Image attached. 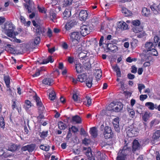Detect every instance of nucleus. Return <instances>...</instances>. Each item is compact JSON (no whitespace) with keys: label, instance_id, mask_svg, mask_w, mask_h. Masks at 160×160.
Listing matches in <instances>:
<instances>
[{"label":"nucleus","instance_id":"f257e3e1","mask_svg":"<svg viewBox=\"0 0 160 160\" xmlns=\"http://www.w3.org/2000/svg\"><path fill=\"white\" fill-rule=\"evenodd\" d=\"M4 29L7 35L9 37H14L18 34V33L16 34L14 32L15 28L11 22L5 23Z\"/></svg>","mask_w":160,"mask_h":160},{"label":"nucleus","instance_id":"f03ea898","mask_svg":"<svg viewBox=\"0 0 160 160\" xmlns=\"http://www.w3.org/2000/svg\"><path fill=\"white\" fill-rule=\"evenodd\" d=\"M129 148L125 146L122 149L119 150L118 153L117 160H125V157L129 152Z\"/></svg>","mask_w":160,"mask_h":160},{"label":"nucleus","instance_id":"7ed1b4c3","mask_svg":"<svg viewBox=\"0 0 160 160\" xmlns=\"http://www.w3.org/2000/svg\"><path fill=\"white\" fill-rule=\"evenodd\" d=\"M79 57L81 58V59L85 60V62L82 61L85 68H88L91 66L89 60L88 56H87V54H84L83 53H80L79 55Z\"/></svg>","mask_w":160,"mask_h":160},{"label":"nucleus","instance_id":"20e7f679","mask_svg":"<svg viewBox=\"0 0 160 160\" xmlns=\"http://www.w3.org/2000/svg\"><path fill=\"white\" fill-rule=\"evenodd\" d=\"M33 98L36 101L37 105L38 106L39 113H43L45 108L41 101L40 98L35 96L33 97Z\"/></svg>","mask_w":160,"mask_h":160},{"label":"nucleus","instance_id":"39448f33","mask_svg":"<svg viewBox=\"0 0 160 160\" xmlns=\"http://www.w3.org/2000/svg\"><path fill=\"white\" fill-rule=\"evenodd\" d=\"M103 134L105 138L106 139L112 138L113 136V133L112 132L111 128L108 126L104 128Z\"/></svg>","mask_w":160,"mask_h":160},{"label":"nucleus","instance_id":"423d86ee","mask_svg":"<svg viewBox=\"0 0 160 160\" xmlns=\"http://www.w3.org/2000/svg\"><path fill=\"white\" fill-rule=\"evenodd\" d=\"M80 34L83 36H85L89 34L90 29L89 26L83 25L81 27Z\"/></svg>","mask_w":160,"mask_h":160},{"label":"nucleus","instance_id":"0eeeda50","mask_svg":"<svg viewBox=\"0 0 160 160\" xmlns=\"http://www.w3.org/2000/svg\"><path fill=\"white\" fill-rule=\"evenodd\" d=\"M129 128L130 129H128L127 131V133L128 136L132 137L136 136L138 134V131L137 128H134L132 126H131Z\"/></svg>","mask_w":160,"mask_h":160},{"label":"nucleus","instance_id":"6e6552de","mask_svg":"<svg viewBox=\"0 0 160 160\" xmlns=\"http://www.w3.org/2000/svg\"><path fill=\"white\" fill-rule=\"evenodd\" d=\"M71 47L74 48H78L80 49L81 43L79 40L70 39Z\"/></svg>","mask_w":160,"mask_h":160},{"label":"nucleus","instance_id":"1a4fd4ad","mask_svg":"<svg viewBox=\"0 0 160 160\" xmlns=\"http://www.w3.org/2000/svg\"><path fill=\"white\" fill-rule=\"evenodd\" d=\"M79 17L81 21H85L88 17V14L87 11L85 10H82L79 12Z\"/></svg>","mask_w":160,"mask_h":160},{"label":"nucleus","instance_id":"9d476101","mask_svg":"<svg viewBox=\"0 0 160 160\" xmlns=\"http://www.w3.org/2000/svg\"><path fill=\"white\" fill-rule=\"evenodd\" d=\"M5 147L7 150L13 152L17 150L18 146L15 144L10 143L6 144Z\"/></svg>","mask_w":160,"mask_h":160},{"label":"nucleus","instance_id":"9b49d317","mask_svg":"<svg viewBox=\"0 0 160 160\" xmlns=\"http://www.w3.org/2000/svg\"><path fill=\"white\" fill-rule=\"evenodd\" d=\"M70 39H77L79 40L81 34L79 32H74L71 33L70 35Z\"/></svg>","mask_w":160,"mask_h":160},{"label":"nucleus","instance_id":"f8f14e48","mask_svg":"<svg viewBox=\"0 0 160 160\" xmlns=\"http://www.w3.org/2000/svg\"><path fill=\"white\" fill-rule=\"evenodd\" d=\"M83 150H87L86 153V154L88 157V158L89 160H95L94 158L92 156V152H91V149L90 148L88 147V148H87L84 147Z\"/></svg>","mask_w":160,"mask_h":160},{"label":"nucleus","instance_id":"ddd939ff","mask_svg":"<svg viewBox=\"0 0 160 160\" xmlns=\"http://www.w3.org/2000/svg\"><path fill=\"white\" fill-rule=\"evenodd\" d=\"M114 111L115 112H120L122 110L123 108V104L121 102L115 103L114 102Z\"/></svg>","mask_w":160,"mask_h":160},{"label":"nucleus","instance_id":"4468645a","mask_svg":"<svg viewBox=\"0 0 160 160\" xmlns=\"http://www.w3.org/2000/svg\"><path fill=\"white\" fill-rule=\"evenodd\" d=\"M112 123L115 130L117 132H119L120 131L119 127V118L117 117L114 118Z\"/></svg>","mask_w":160,"mask_h":160},{"label":"nucleus","instance_id":"2eb2a0df","mask_svg":"<svg viewBox=\"0 0 160 160\" xmlns=\"http://www.w3.org/2000/svg\"><path fill=\"white\" fill-rule=\"evenodd\" d=\"M140 148V145L138 140L135 139L132 142V150L135 151L139 149Z\"/></svg>","mask_w":160,"mask_h":160},{"label":"nucleus","instance_id":"dca6fc26","mask_svg":"<svg viewBox=\"0 0 160 160\" xmlns=\"http://www.w3.org/2000/svg\"><path fill=\"white\" fill-rule=\"evenodd\" d=\"M96 157L98 160H105L106 155L104 153H101L99 151H98L95 154Z\"/></svg>","mask_w":160,"mask_h":160},{"label":"nucleus","instance_id":"f3484780","mask_svg":"<svg viewBox=\"0 0 160 160\" xmlns=\"http://www.w3.org/2000/svg\"><path fill=\"white\" fill-rule=\"evenodd\" d=\"M108 50L112 52H116L118 50V48L116 46L111 43L108 44Z\"/></svg>","mask_w":160,"mask_h":160},{"label":"nucleus","instance_id":"a211bd4d","mask_svg":"<svg viewBox=\"0 0 160 160\" xmlns=\"http://www.w3.org/2000/svg\"><path fill=\"white\" fill-rule=\"evenodd\" d=\"M32 106L33 104L30 101L28 100H26L25 101V104L24 105L23 108L26 111H28Z\"/></svg>","mask_w":160,"mask_h":160},{"label":"nucleus","instance_id":"6ab92c4d","mask_svg":"<svg viewBox=\"0 0 160 160\" xmlns=\"http://www.w3.org/2000/svg\"><path fill=\"white\" fill-rule=\"evenodd\" d=\"M90 133L94 138H96L98 135V131L97 128L93 127L90 128Z\"/></svg>","mask_w":160,"mask_h":160},{"label":"nucleus","instance_id":"aec40b11","mask_svg":"<svg viewBox=\"0 0 160 160\" xmlns=\"http://www.w3.org/2000/svg\"><path fill=\"white\" fill-rule=\"evenodd\" d=\"M72 120L76 123L79 124L81 123L82 120L81 118L78 115H75L72 117Z\"/></svg>","mask_w":160,"mask_h":160},{"label":"nucleus","instance_id":"412c9836","mask_svg":"<svg viewBox=\"0 0 160 160\" xmlns=\"http://www.w3.org/2000/svg\"><path fill=\"white\" fill-rule=\"evenodd\" d=\"M75 68L77 73H79L82 72L83 68L81 64L78 63L75 64Z\"/></svg>","mask_w":160,"mask_h":160},{"label":"nucleus","instance_id":"4be33fe9","mask_svg":"<svg viewBox=\"0 0 160 160\" xmlns=\"http://www.w3.org/2000/svg\"><path fill=\"white\" fill-rule=\"evenodd\" d=\"M53 80L51 78H46L42 81L43 84L48 85H51L52 84Z\"/></svg>","mask_w":160,"mask_h":160},{"label":"nucleus","instance_id":"5701e85b","mask_svg":"<svg viewBox=\"0 0 160 160\" xmlns=\"http://www.w3.org/2000/svg\"><path fill=\"white\" fill-rule=\"evenodd\" d=\"M142 12L143 15L148 17L150 14V11L149 9L146 8H143L142 9Z\"/></svg>","mask_w":160,"mask_h":160},{"label":"nucleus","instance_id":"b1692460","mask_svg":"<svg viewBox=\"0 0 160 160\" xmlns=\"http://www.w3.org/2000/svg\"><path fill=\"white\" fill-rule=\"evenodd\" d=\"M36 32L37 35H40L41 34H42L45 32V29L40 26H38L36 30Z\"/></svg>","mask_w":160,"mask_h":160},{"label":"nucleus","instance_id":"393cba45","mask_svg":"<svg viewBox=\"0 0 160 160\" xmlns=\"http://www.w3.org/2000/svg\"><path fill=\"white\" fill-rule=\"evenodd\" d=\"M78 79L79 81L82 82L86 81L87 79V76L85 74L83 73L78 75Z\"/></svg>","mask_w":160,"mask_h":160},{"label":"nucleus","instance_id":"a878e982","mask_svg":"<svg viewBox=\"0 0 160 160\" xmlns=\"http://www.w3.org/2000/svg\"><path fill=\"white\" fill-rule=\"evenodd\" d=\"M94 75L97 79H99L102 76V72L101 70H96L94 72Z\"/></svg>","mask_w":160,"mask_h":160},{"label":"nucleus","instance_id":"bb28decb","mask_svg":"<svg viewBox=\"0 0 160 160\" xmlns=\"http://www.w3.org/2000/svg\"><path fill=\"white\" fill-rule=\"evenodd\" d=\"M150 8L151 9L152 11L155 14H157L159 13L158 10L157 9L158 8L157 7V5L155 4H154L150 6Z\"/></svg>","mask_w":160,"mask_h":160},{"label":"nucleus","instance_id":"cd10ccee","mask_svg":"<svg viewBox=\"0 0 160 160\" xmlns=\"http://www.w3.org/2000/svg\"><path fill=\"white\" fill-rule=\"evenodd\" d=\"M118 27L119 28H121L123 30H126L128 28V26L125 22H120L119 24L118 25Z\"/></svg>","mask_w":160,"mask_h":160},{"label":"nucleus","instance_id":"c85d7f7f","mask_svg":"<svg viewBox=\"0 0 160 160\" xmlns=\"http://www.w3.org/2000/svg\"><path fill=\"white\" fill-rule=\"evenodd\" d=\"M153 46V43L151 42H147L145 44V47L148 52L152 48Z\"/></svg>","mask_w":160,"mask_h":160},{"label":"nucleus","instance_id":"c756f323","mask_svg":"<svg viewBox=\"0 0 160 160\" xmlns=\"http://www.w3.org/2000/svg\"><path fill=\"white\" fill-rule=\"evenodd\" d=\"M58 126L60 130H64L67 127V125L62 121L58 122Z\"/></svg>","mask_w":160,"mask_h":160},{"label":"nucleus","instance_id":"7c9ffc66","mask_svg":"<svg viewBox=\"0 0 160 160\" xmlns=\"http://www.w3.org/2000/svg\"><path fill=\"white\" fill-rule=\"evenodd\" d=\"M122 13H124L125 15L126 16H130L132 14L131 12L125 8H122Z\"/></svg>","mask_w":160,"mask_h":160},{"label":"nucleus","instance_id":"2f4dec72","mask_svg":"<svg viewBox=\"0 0 160 160\" xmlns=\"http://www.w3.org/2000/svg\"><path fill=\"white\" fill-rule=\"evenodd\" d=\"M64 18V19L70 17L71 15V12L68 9H66L63 13Z\"/></svg>","mask_w":160,"mask_h":160},{"label":"nucleus","instance_id":"473e14b6","mask_svg":"<svg viewBox=\"0 0 160 160\" xmlns=\"http://www.w3.org/2000/svg\"><path fill=\"white\" fill-rule=\"evenodd\" d=\"M152 138L154 140H157L160 137V130H157L153 133Z\"/></svg>","mask_w":160,"mask_h":160},{"label":"nucleus","instance_id":"72a5a7b5","mask_svg":"<svg viewBox=\"0 0 160 160\" xmlns=\"http://www.w3.org/2000/svg\"><path fill=\"white\" fill-rule=\"evenodd\" d=\"M54 60L52 58L51 56H49L48 58L46 59L43 60V61L40 63V64H46L48 63L49 62L51 63L53 62Z\"/></svg>","mask_w":160,"mask_h":160},{"label":"nucleus","instance_id":"f704fd0d","mask_svg":"<svg viewBox=\"0 0 160 160\" xmlns=\"http://www.w3.org/2000/svg\"><path fill=\"white\" fill-rule=\"evenodd\" d=\"M4 79L6 86L10 85V78L8 75L4 76Z\"/></svg>","mask_w":160,"mask_h":160},{"label":"nucleus","instance_id":"c9c22d12","mask_svg":"<svg viewBox=\"0 0 160 160\" xmlns=\"http://www.w3.org/2000/svg\"><path fill=\"white\" fill-rule=\"evenodd\" d=\"M92 78L90 77H88L86 81V84L87 86L89 88H90L92 86Z\"/></svg>","mask_w":160,"mask_h":160},{"label":"nucleus","instance_id":"e433bc0d","mask_svg":"<svg viewBox=\"0 0 160 160\" xmlns=\"http://www.w3.org/2000/svg\"><path fill=\"white\" fill-rule=\"evenodd\" d=\"M145 106L150 110H153L155 107L154 104L151 102H147L145 103Z\"/></svg>","mask_w":160,"mask_h":160},{"label":"nucleus","instance_id":"4c0bfd02","mask_svg":"<svg viewBox=\"0 0 160 160\" xmlns=\"http://www.w3.org/2000/svg\"><path fill=\"white\" fill-rule=\"evenodd\" d=\"M73 25L74 24L73 23L71 22H70L67 23L65 26L66 29L67 30H69L73 26Z\"/></svg>","mask_w":160,"mask_h":160},{"label":"nucleus","instance_id":"58836bf2","mask_svg":"<svg viewBox=\"0 0 160 160\" xmlns=\"http://www.w3.org/2000/svg\"><path fill=\"white\" fill-rule=\"evenodd\" d=\"M86 101L84 102V104L87 106H89L91 104V99L89 97L87 96L86 98Z\"/></svg>","mask_w":160,"mask_h":160},{"label":"nucleus","instance_id":"ea45409f","mask_svg":"<svg viewBox=\"0 0 160 160\" xmlns=\"http://www.w3.org/2000/svg\"><path fill=\"white\" fill-rule=\"evenodd\" d=\"M114 69L116 72L117 75L118 77H121V73L119 68L117 66H115L114 68Z\"/></svg>","mask_w":160,"mask_h":160},{"label":"nucleus","instance_id":"a19ab883","mask_svg":"<svg viewBox=\"0 0 160 160\" xmlns=\"http://www.w3.org/2000/svg\"><path fill=\"white\" fill-rule=\"evenodd\" d=\"M49 99L52 100L55 99L56 97L55 93L54 91L52 90L50 93L49 94Z\"/></svg>","mask_w":160,"mask_h":160},{"label":"nucleus","instance_id":"79ce46f5","mask_svg":"<svg viewBox=\"0 0 160 160\" xmlns=\"http://www.w3.org/2000/svg\"><path fill=\"white\" fill-rule=\"evenodd\" d=\"M28 151L29 152H32L35 149V145L34 144L28 145Z\"/></svg>","mask_w":160,"mask_h":160},{"label":"nucleus","instance_id":"37998d69","mask_svg":"<svg viewBox=\"0 0 160 160\" xmlns=\"http://www.w3.org/2000/svg\"><path fill=\"white\" fill-rule=\"evenodd\" d=\"M114 102H111L108 106L107 109L108 111H114Z\"/></svg>","mask_w":160,"mask_h":160},{"label":"nucleus","instance_id":"c03bdc74","mask_svg":"<svg viewBox=\"0 0 160 160\" xmlns=\"http://www.w3.org/2000/svg\"><path fill=\"white\" fill-rule=\"evenodd\" d=\"M149 116L150 113L147 112H145L144 115L142 116V118L143 120L144 121L146 122L149 118Z\"/></svg>","mask_w":160,"mask_h":160},{"label":"nucleus","instance_id":"a18cd8bd","mask_svg":"<svg viewBox=\"0 0 160 160\" xmlns=\"http://www.w3.org/2000/svg\"><path fill=\"white\" fill-rule=\"evenodd\" d=\"M146 35V33L143 30V29L142 30L140 31L137 34V35L138 38H141L145 36Z\"/></svg>","mask_w":160,"mask_h":160},{"label":"nucleus","instance_id":"49530a36","mask_svg":"<svg viewBox=\"0 0 160 160\" xmlns=\"http://www.w3.org/2000/svg\"><path fill=\"white\" fill-rule=\"evenodd\" d=\"M5 123L4 118L2 117L0 118V127L4 129L5 128Z\"/></svg>","mask_w":160,"mask_h":160},{"label":"nucleus","instance_id":"de8ad7c7","mask_svg":"<svg viewBox=\"0 0 160 160\" xmlns=\"http://www.w3.org/2000/svg\"><path fill=\"white\" fill-rule=\"evenodd\" d=\"M154 42L153 43V47L155 48L158 44V43L159 40V38L157 36H155L154 38Z\"/></svg>","mask_w":160,"mask_h":160},{"label":"nucleus","instance_id":"09e8293b","mask_svg":"<svg viewBox=\"0 0 160 160\" xmlns=\"http://www.w3.org/2000/svg\"><path fill=\"white\" fill-rule=\"evenodd\" d=\"M159 123L157 119H154L152 120L150 122V126L151 127L157 125Z\"/></svg>","mask_w":160,"mask_h":160},{"label":"nucleus","instance_id":"8fccbe9b","mask_svg":"<svg viewBox=\"0 0 160 160\" xmlns=\"http://www.w3.org/2000/svg\"><path fill=\"white\" fill-rule=\"evenodd\" d=\"M39 12H40L45 13L46 12V9L43 7H40L38 5L37 7Z\"/></svg>","mask_w":160,"mask_h":160},{"label":"nucleus","instance_id":"3c124183","mask_svg":"<svg viewBox=\"0 0 160 160\" xmlns=\"http://www.w3.org/2000/svg\"><path fill=\"white\" fill-rule=\"evenodd\" d=\"M42 150L45 151H48L49 150L50 147L49 146H44L43 145H41L39 147Z\"/></svg>","mask_w":160,"mask_h":160},{"label":"nucleus","instance_id":"603ef678","mask_svg":"<svg viewBox=\"0 0 160 160\" xmlns=\"http://www.w3.org/2000/svg\"><path fill=\"white\" fill-rule=\"evenodd\" d=\"M142 28L140 27H134L132 28V31H133L135 33H137V34L141 30H142Z\"/></svg>","mask_w":160,"mask_h":160},{"label":"nucleus","instance_id":"864d4df0","mask_svg":"<svg viewBox=\"0 0 160 160\" xmlns=\"http://www.w3.org/2000/svg\"><path fill=\"white\" fill-rule=\"evenodd\" d=\"M149 53H150L151 55L153 56H157L158 55V52L154 48H152L149 51Z\"/></svg>","mask_w":160,"mask_h":160},{"label":"nucleus","instance_id":"5fc2aeb1","mask_svg":"<svg viewBox=\"0 0 160 160\" xmlns=\"http://www.w3.org/2000/svg\"><path fill=\"white\" fill-rule=\"evenodd\" d=\"M145 85L142 84H138V88L140 93H142V89L145 88Z\"/></svg>","mask_w":160,"mask_h":160},{"label":"nucleus","instance_id":"6e6d98bb","mask_svg":"<svg viewBox=\"0 0 160 160\" xmlns=\"http://www.w3.org/2000/svg\"><path fill=\"white\" fill-rule=\"evenodd\" d=\"M48 131H43L42 132H40V135L41 138H44L45 137H46L48 135Z\"/></svg>","mask_w":160,"mask_h":160},{"label":"nucleus","instance_id":"4d7b16f0","mask_svg":"<svg viewBox=\"0 0 160 160\" xmlns=\"http://www.w3.org/2000/svg\"><path fill=\"white\" fill-rule=\"evenodd\" d=\"M132 24L135 26H138L140 24V22L138 20H134L132 22Z\"/></svg>","mask_w":160,"mask_h":160},{"label":"nucleus","instance_id":"13d9d810","mask_svg":"<svg viewBox=\"0 0 160 160\" xmlns=\"http://www.w3.org/2000/svg\"><path fill=\"white\" fill-rule=\"evenodd\" d=\"M40 37H37L35 38L34 40L33 43L34 45H36L38 44L40 41Z\"/></svg>","mask_w":160,"mask_h":160},{"label":"nucleus","instance_id":"bf43d9fd","mask_svg":"<svg viewBox=\"0 0 160 160\" xmlns=\"http://www.w3.org/2000/svg\"><path fill=\"white\" fill-rule=\"evenodd\" d=\"M50 18L52 20H53V19H55L56 18V14L53 12H51L50 13Z\"/></svg>","mask_w":160,"mask_h":160},{"label":"nucleus","instance_id":"052dcab7","mask_svg":"<svg viewBox=\"0 0 160 160\" xmlns=\"http://www.w3.org/2000/svg\"><path fill=\"white\" fill-rule=\"evenodd\" d=\"M24 6L26 9L28 10V12L29 13H31L32 12L31 8L28 5L24 4Z\"/></svg>","mask_w":160,"mask_h":160},{"label":"nucleus","instance_id":"680f3d73","mask_svg":"<svg viewBox=\"0 0 160 160\" xmlns=\"http://www.w3.org/2000/svg\"><path fill=\"white\" fill-rule=\"evenodd\" d=\"M148 98L147 95H141L140 96L139 99L141 101H143Z\"/></svg>","mask_w":160,"mask_h":160},{"label":"nucleus","instance_id":"e2e57ef3","mask_svg":"<svg viewBox=\"0 0 160 160\" xmlns=\"http://www.w3.org/2000/svg\"><path fill=\"white\" fill-rule=\"evenodd\" d=\"M89 139L85 138L82 141V143L86 145H88L90 142Z\"/></svg>","mask_w":160,"mask_h":160},{"label":"nucleus","instance_id":"0e129e2a","mask_svg":"<svg viewBox=\"0 0 160 160\" xmlns=\"http://www.w3.org/2000/svg\"><path fill=\"white\" fill-rule=\"evenodd\" d=\"M7 88L6 89L7 93L9 95H12V91L10 88V86H6Z\"/></svg>","mask_w":160,"mask_h":160},{"label":"nucleus","instance_id":"69168bd1","mask_svg":"<svg viewBox=\"0 0 160 160\" xmlns=\"http://www.w3.org/2000/svg\"><path fill=\"white\" fill-rule=\"evenodd\" d=\"M73 99L75 102H78V96L76 93L74 94L72 97Z\"/></svg>","mask_w":160,"mask_h":160},{"label":"nucleus","instance_id":"338daca9","mask_svg":"<svg viewBox=\"0 0 160 160\" xmlns=\"http://www.w3.org/2000/svg\"><path fill=\"white\" fill-rule=\"evenodd\" d=\"M130 116L133 118L135 115V112L134 110L132 109H130V111H128Z\"/></svg>","mask_w":160,"mask_h":160},{"label":"nucleus","instance_id":"774afa93","mask_svg":"<svg viewBox=\"0 0 160 160\" xmlns=\"http://www.w3.org/2000/svg\"><path fill=\"white\" fill-rule=\"evenodd\" d=\"M48 36L49 37H51L52 36V30L50 28H48V31L47 32Z\"/></svg>","mask_w":160,"mask_h":160}]
</instances>
